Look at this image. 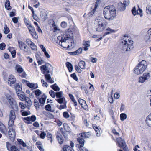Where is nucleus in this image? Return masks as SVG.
I'll return each mask as SVG.
<instances>
[{"label": "nucleus", "mask_w": 151, "mask_h": 151, "mask_svg": "<svg viewBox=\"0 0 151 151\" xmlns=\"http://www.w3.org/2000/svg\"><path fill=\"white\" fill-rule=\"evenodd\" d=\"M103 14L105 19L109 21L114 19L116 16L115 7L113 5L105 7L103 10Z\"/></svg>", "instance_id": "nucleus-1"}, {"label": "nucleus", "mask_w": 151, "mask_h": 151, "mask_svg": "<svg viewBox=\"0 0 151 151\" xmlns=\"http://www.w3.org/2000/svg\"><path fill=\"white\" fill-rule=\"evenodd\" d=\"M147 66L146 62L143 60L141 61L136 66L134 69V73L137 74L142 73L145 70Z\"/></svg>", "instance_id": "nucleus-2"}, {"label": "nucleus", "mask_w": 151, "mask_h": 151, "mask_svg": "<svg viewBox=\"0 0 151 151\" xmlns=\"http://www.w3.org/2000/svg\"><path fill=\"white\" fill-rule=\"evenodd\" d=\"M57 39L59 40V41H57L56 43L64 48H66V47L63 46L62 43L63 42H66L67 40H69L70 44L68 45L67 48H69L70 46H73V44H74V42L73 39H71L67 35H65V37L63 38L61 37L58 36L57 37Z\"/></svg>", "instance_id": "nucleus-3"}, {"label": "nucleus", "mask_w": 151, "mask_h": 151, "mask_svg": "<svg viewBox=\"0 0 151 151\" xmlns=\"http://www.w3.org/2000/svg\"><path fill=\"white\" fill-rule=\"evenodd\" d=\"M22 81L23 83L26 84L27 86L32 89V90H35L32 91L33 94H35L37 99H38V90H35L38 88V85L36 83H30L27 80L22 79Z\"/></svg>", "instance_id": "nucleus-4"}, {"label": "nucleus", "mask_w": 151, "mask_h": 151, "mask_svg": "<svg viewBox=\"0 0 151 151\" xmlns=\"http://www.w3.org/2000/svg\"><path fill=\"white\" fill-rule=\"evenodd\" d=\"M133 41L131 40H129V43H127V41L122 40L121 42V44L123 45L122 50L124 51H130L133 47L132 45Z\"/></svg>", "instance_id": "nucleus-5"}, {"label": "nucleus", "mask_w": 151, "mask_h": 151, "mask_svg": "<svg viewBox=\"0 0 151 151\" xmlns=\"http://www.w3.org/2000/svg\"><path fill=\"white\" fill-rule=\"evenodd\" d=\"M17 95L20 99L22 101L25 100L27 103V106H29L28 109H29L30 107L32 105V102L30 99L28 97H26L25 96V93L22 91L18 93Z\"/></svg>", "instance_id": "nucleus-6"}, {"label": "nucleus", "mask_w": 151, "mask_h": 151, "mask_svg": "<svg viewBox=\"0 0 151 151\" xmlns=\"http://www.w3.org/2000/svg\"><path fill=\"white\" fill-rule=\"evenodd\" d=\"M9 131L8 134L10 140L13 142L15 139L16 136V132L15 131V126L14 125L10 126L8 125Z\"/></svg>", "instance_id": "nucleus-7"}, {"label": "nucleus", "mask_w": 151, "mask_h": 151, "mask_svg": "<svg viewBox=\"0 0 151 151\" xmlns=\"http://www.w3.org/2000/svg\"><path fill=\"white\" fill-rule=\"evenodd\" d=\"M40 68L42 73L44 74L50 73L49 69H51L53 70V67L49 63H45V65H42L40 67Z\"/></svg>", "instance_id": "nucleus-8"}, {"label": "nucleus", "mask_w": 151, "mask_h": 151, "mask_svg": "<svg viewBox=\"0 0 151 151\" xmlns=\"http://www.w3.org/2000/svg\"><path fill=\"white\" fill-rule=\"evenodd\" d=\"M9 119L8 123V125L10 126L13 125L16 116L14 111L13 110L10 111L9 115Z\"/></svg>", "instance_id": "nucleus-9"}, {"label": "nucleus", "mask_w": 151, "mask_h": 151, "mask_svg": "<svg viewBox=\"0 0 151 151\" xmlns=\"http://www.w3.org/2000/svg\"><path fill=\"white\" fill-rule=\"evenodd\" d=\"M150 77L149 73H144L143 76L140 77L139 78V82L143 83L146 80L149 79Z\"/></svg>", "instance_id": "nucleus-10"}, {"label": "nucleus", "mask_w": 151, "mask_h": 151, "mask_svg": "<svg viewBox=\"0 0 151 151\" xmlns=\"http://www.w3.org/2000/svg\"><path fill=\"white\" fill-rule=\"evenodd\" d=\"M40 17L42 21H45L47 19V11L43 9H40Z\"/></svg>", "instance_id": "nucleus-11"}, {"label": "nucleus", "mask_w": 151, "mask_h": 151, "mask_svg": "<svg viewBox=\"0 0 151 151\" xmlns=\"http://www.w3.org/2000/svg\"><path fill=\"white\" fill-rule=\"evenodd\" d=\"M36 119V117L34 115H32L31 117H27L24 118V119L26 121V122L27 124H31L32 122L35 121Z\"/></svg>", "instance_id": "nucleus-12"}, {"label": "nucleus", "mask_w": 151, "mask_h": 151, "mask_svg": "<svg viewBox=\"0 0 151 151\" xmlns=\"http://www.w3.org/2000/svg\"><path fill=\"white\" fill-rule=\"evenodd\" d=\"M116 141L118 145L120 147H123L126 145L125 141L121 137L117 138Z\"/></svg>", "instance_id": "nucleus-13"}, {"label": "nucleus", "mask_w": 151, "mask_h": 151, "mask_svg": "<svg viewBox=\"0 0 151 151\" xmlns=\"http://www.w3.org/2000/svg\"><path fill=\"white\" fill-rule=\"evenodd\" d=\"M47 97L46 95L43 93L41 96V97L38 99V101L42 106H43L45 103Z\"/></svg>", "instance_id": "nucleus-14"}, {"label": "nucleus", "mask_w": 151, "mask_h": 151, "mask_svg": "<svg viewBox=\"0 0 151 151\" xmlns=\"http://www.w3.org/2000/svg\"><path fill=\"white\" fill-rule=\"evenodd\" d=\"M18 43L19 47L21 50H24L23 49L24 48V51H26V50H28V47L27 45L22 41L20 40L18 41Z\"/></svg>", "instance_id": "nucleus-15"}, {"label": "nucleus", "mask_w": 151, "mask_h": 151, "mask_svg": "<svg viewBox=\"0 0 151 151\" xmlns=\"http://www.w3.org/2000/svg\"><path fill=\"white\" fill-rule=\"evenodd\" d=\"M44 76L47 81L50 83H54V81L53 80L49 73H47L44 74Z\"/></svg>", "instance_id": "nucleus-16"}, {"label": "nucleus", "mask_w": 151, "mask_h": 151, "mask_svg": "<svg viewBox=\"0 0 151 151\" xmlns=\"http://www.w3.org/2000/svg\"><path fill=\"white\" fill-rule=\"evenodd\" d=\"M0 131L1 132L4 134H7V130L4 125L0 122Z\"/></svg>", "instance_id": "nucleus-17"}, {"label": "nucleus", "mask_w": 151, "mask_h": 151, "mask_svg": "<svg viewBox=\"0 0 151 151\" xmlns=\"http://www.w3.org/2000/svg\"><path fill=\"white\" fill-rule=\"evenodd\" d=\"M28 29L29 31L31 32V35L33 37H35L37 35L36 33L35 32V30L33 27L30 24L28 26Z\"/></svg>", "instance_id": "nucleus-18"}, {"label": "nucleus", "mask_w": 151, "mask_h": 151, "mask_svg": "<svg viewBox=\"0 0 151 151\" xmlns=\"http://www.w3.org/2000/svg\"><path fill=\"white\" fill-rule=\"evenodd\" d=\"M145 122L146 124L150 127H151V113L146 117Z\"/></svg>", "instance_id": "nucleus-19"}, {"label": "nucleus", "mask_w": 151, "mask_h": 151, "mask_svg": "<svg viewBox=\"0 0 151 151\" xmlns=\"http://www.w3.org/2000/svg\"><path fill=\"white\" fill-rule=\"evenodd\" d=\"M6 98L10 105L11 106L12 109H14L13 106L14 105V99L10 95L6 96Z\"/></svg>", "instance_id": "nucleus-20"}, {"label": "nucleus", "mask_w": 151, "mask_h": 151, "mask_svg": "<svg viewBox=\"0 0 151 151\" xmlns=\"http://www.w3.org/2000/svg\"><path fill=\"white\" fill-rule=\"evenodd\" d=\"M82 51V48H80L76 51L73 52H69V54L72 55H78L79 54L81 53Z\"/></svg>", "instance_id": "nucleus-21"}, {"label": "nucleus", "mask_w": 151, "mask_h": 151, "mask_svg": "<svg viewBox=\"0 0 151 151\" xmlns=\"http://www.w3.org/2000/svg\"><path fill=\"white\" fill-rule=\"evenodd\" d=\"M145 39L147 42L151 41V29L147 32V34L145 37Z\"/></svg>", "instance_id": "nucleus-22"}, {"label": "nucleus", "mask_w": 151, "mask_h": 151, "mask_svg": "<svg viewBox=\"0 0 151 151\" xmlns=\"http://www.w3.org/2000/svg\"><path fill=\"white\" fill-rule=\"evenodd\" d=\"M106 32H105L103 35V37H104L106 35H108L110 33H112L114 32H115V31L111 29L109 27H108L106 29Z\"/></svg>", "instance_id": "nucleus-23"}, {"label": "nucleus", "mask_w": 151, "mask_h": 151, "mask_svg": "<svg viewBox=\"0 0 151 151\" xmlns=\"http://www.w3.org/2000/svg\"><path fill=\"white\" fill-rule=\"evenodd\" d=\"M65 64L68 71L70 72H72L73 69V66L71 63L69 62H67Z\"/></svg>", "instance_id": "nucleus-24"}, {"label": "nucleus", "mask_w": 151, "mask_h": 151, "mask_svg": "<svg viewBox=\"0 0 151 151\" xmlns=\"http://www.w3.org/2000/svg\"><path fill=\"white\" fill-rule=\"evenodd\" d=\"M11 80H13V81H10V86L11 84H14L16 81L15 78H14V76L12 75L9 76L8 81H10Z\"/></svg>", "instance_id": "nucleus-25"}, {"label": "nucleus", "mask_w": 151, "mask_h": 151, "mask_svg": "<svg viewBox=\"0 0 151 151\" xmlns=\"http://www.w3.org/2000/svg\"><path fill=\"white\" fill-rule=\"evenodd\" d=\"M126 6H125L122 2L118 4V9L120 11H122L126 9Z\"/></svg>", "instance_id": "nucleus-26"}, {"label": "nucleus", "mask_w": 151, "mask_h": 151, "mask_svg": "<svg viewBox=\"0 0 151 151\" xmlns=\"http://www.w3.org/2000/svg\"><path fill=\"white\" fill-rule=\"evenodd\" d=\"M63 151H74L71 147L67 145L63 146Z\"/></svg>", "instance_id": "nucleus-27"}, {"label": "nucleus", "mask_w": 151, "mask_h": 151, "mask_svg": "<svg viewBox=\"0 0 151 151\" xmlns=\"http://www.w3.org/2000/svg\"><path fill=\"white\" fill-rule=\"evenodd\" d=\"M15 88L17 94L18 93H19L21 91H22V87L19 85V83H17L16 84Z\"/></svg>", "instance_id": "nucleus-28"}, {"label": "nucleus", "mask_w": 151, "mask_h": 151, "mask_svg": "<svg viewBox=\"0 0 151 151\" xmlns=\"http://www.w3.org/2000/svg\"><path fill=\"white\" fill-rule=\"evenodd\" d=\"M10 2L9 0H6V1L5 4V8L8 10H10L11 9V7L10 6Z\"/></svg>", "instance_id": "nucleus-29"}, {"label": "nucleus", "mask_w": 151, "mask_h": 151, "mask_svg": "<svg viewBox=\"0 0 151 151\" xmlns=\"http://www.w3.org/2000/svg\"><path fill=\"white\" fill-rule=\"evenodd\" d=\"M51 88L55 91H58L60 90V88L57 85L56 83L50 86Z\"/></svg>", "instance_id": "nucleus-30"}, {"label": "nucleus", "mask_w": 151, "mask_h": 151, "mask_svg": "<svg viewBox=\"0 0 151 151\" xmlns=\"http://www.w3.org/2000/svg\"><path fill=\"white\" fill-rule=\"evenodd\" d=\"M104 29V24L103 23H101V24H99L98 27L96 28V31L98 32H101Z\"/></svg>", "instance_id": "nucleus-31"}, {"label": "nucleus", "mask_w": 151, "mask_h": 151, "mask_svg": "<svg viewBox=\"0 0 151 151\" xmlns=\"http://www.w3.org/2000/svg\"><path fill=\"white\" fill-rule=\"evenodd\" d=\"M55 100L59 104H62L65 103V99L64 97H62L57 99H56Z\"/></svg>", "instance_id": "nucleus-32"}, {"label": "nucleus", "mask_w": 151, "mask_h": 151, "mask_svg": "<svg viewBox=\"0 0 151 151\" xmlns=\"http://www.w3.org/2000/svg\"><path fill=\"white\" fill-rule=\"evenodd\" d=\"M16 68L18 73H21L23 71V69L21 66L19 65H17Z\"/></svg>", "instance_id": "nucleus-33"}, {"label": "nucleus", "mask_w": 151, "mask_h": 151, "mask_svg": "<svg viewBox=\"0 0 151 151\" xmlns=\"http://www.w3.org/2000/svg\"><path fill=\"white\" fill-rule=\"evenodd\" d=\"M63 127L64 129L65 130L64 131H66L67 132L70 131V128L67 124L65 123H64L63 124Z\"/></svg>", "instance_id": "nucleus-34"}, {"label": "nucleus", "mask_w": 151, "mask_h": 151, "mask_svg": "<svg viewBox=\"0 0 151 151\" xmlns=\"http://www.w3.org/2000/svg\"><path fill=\"white\" fill-rule=\"evenodd\" d=\"M78 65L81 69L84 68L85 67V62L83 60H81L79 63Z\"/></svg>", "instance_id": "nucleus-35"}, {"label": "nucleus", "mask_w": 151, "mask_h": 151, "mask_svg": "<svg viewBox=\"0 0 151 151\" xmlns=\"http://www.w3.org/2000/svg\"><path fill=\"white\" fill-rule=\"evenodd\" d=\"M52 135L51 133L49 132L47 133L46 135L47 139L48 140H50L51 143H52Z\"/></svg>", "instance_id": "nucleus-36"}, {"label": "nucleus", "mask_w": 151, "mask_h": 151, "mask_svg": "<svg viewBox=\"0 0 151 151\" xmlns=\"http://www.w3.org/2000/svg\"><path fill=\"white\" fill-rule=\"evenodd\" d=\"M127 118V115L125 113H122L120 114V118L121 121H124Z\"/></svg>", "instance_id": "nucleus-37"}, {"label": "nucleus", "mask_w": 151, "mask_h": 151, "mask_svg": "<svg viewBox=\"0 0 151 151\" xmlns=\"http://www.w3.org/2000/svg\"><path fill=\"white\" fill-rule=\"evenodd\" d=\"M55 96L58 99L62 97L63 92L62 91L56 92Z\"/></svg>", "instance_id": "nucleus-38"}, {"label": "nucleus", "mask_w": 151, "mask_h": 151, "mask_svg": "<svg viewBox=\"0 0 151 151\" xmlns=\"http://www.w3.org/2000/svg\"><path fill=\"white\" fill-rule=\"evenodd\" d=\"M132 12L133 15L135 16L136 14H139V13L138 12V11H137L135 7H133L131 10Z\"/></svg>", "instance_id": "nucleus-39"}, {"label": "nucleus", "mask_w": 151, "mask_h": 151, "mask_svg": "<svg viewBox=\"0 0 151 151\" xmlns=\"http://www.w3.org/2000/svg\"><path fill=\"white\" fill-rule=\"evenodd\" d=\"M77 140L80 144L82 145V144H83V145H84L85 140L79 137L77 138Z\"/></svg>", "instance_id": "nucleus-40"}, {"label": "nucleus", "mask_w": 151, "mask_h": 151, "mask_svg": "<svg viewBox=\"0 0 151 151\" xmlns=\"http://www.w3.org/2000/svg\"><path fill=\"white\" fill-rule=\"evenodd\" d=\"M56 138L59 144H62L63 141V138L60 137L59 135H58L56 136Z\"/></svg>", "instance_id": "nucleus-41"}, {"label": "nucleus", "mask_w": 151, "mask_h": 151, "mask_svg": "<svg viewBox=\"0 0 151 151\" xmlns=\"http://www.w3.org/2000/svg\"><path fill=\"white\" fill-rule=\"evenodd\" d=\"M17 140L19 143L23 147H26V144L22 140L20 139H18Z\"/></svg>", "instance_id": "nucleus-42"}, {"label": "nucleus", "mask_w": 151, "mask_h": 151, "mask_svg": "<svg viewBox=\"0 0 151 151\" xmlns=\"http://www.w3.org/2000/svg\"><path fill=\"white\" fill-rule=\"evenodd\" d=\"M19 106L22 109H24L26 107V106L27 108L28 109V107H29L28 106H27V104H24L22 102H20L19 103Z\"/></svg>", "instance_id": "nucleus-43"}, {"label": "nucleus", "mask_w": 151, "mask_h": 151, "mask_svg": "<svg viewBox=\"0 0 151 151\" xmlns=\"http://www.w3.org/2000/svg\"><path fill=\"white\" fill-rule=\"evenodd\" d=\"M4 33L6 34H7L10 32V30L9 28L8 27L7 25H5L4 27Z\"/></svg>", "instance_id": "nucleus-44"}, {"label": "nucleus", "mask_w": 151, "mask_h": 151, "mask_svg": "<svg viewBox=\"0 0 151 151\" xmlns=\"http://www.w3.org/2000/svg\"><path fill=\"white\" fill-rule=\"evenodd\" d=\"M21 112L22 113V115L23 116H27L30 114V113L29 111H23V110H22L21 111Z\"/></svg>", "instance_id": "nucleus-45"}, {"label": "nucleus", "mask_w": 151, "mask_h": 151, "mask_svg": "<svg viewBox=\"0 0 151 151\" xmlns=\"http://www.w3.org/2000/svg\"><path fill=\"white\" fill-rule=\"evenodd\" d=\"M38 149L40 151H44V150L43 146L41 145V142L40 141H38Z\"/></svg>", "instance_id": "nucleus-46"}, {"label": "nucleus", "mask_w": 151, "mask_h": 151, "mask_svg": "<svg viewBox=\"0 0 151 151\" xmlns=\"http://www.w3.org/2000/svg\"><path fill=\"white\" fill-rule=\"evenodd\" d=\"M46 135V134L44 131H41V133L39 135L40 138L44 139L45 138Z\"/></svg>", "instance_id": "nucleus-47"}, {"label": "nucleus", "mask_w": 151, "mask_h": 151, "mask_svg": "<svg viewBox=\"0 0 151 151\" xmlns=\"http://www.w3.org/2000/svg\"><path fill=\"white\" fill-rule=\"evenodd\" d=\"M96 9L94 8L88 14V16L90 17H91L92 15L94 14L95 12Z\"/></svg>", "instance_id": "nucleus-48"}, {"label": "nucleus", "mask_w": 151, "mask_h": 151, "mask_svg": "<svg viewBox=\"0 0 151 151\" xmlns=\"http://www.w3.org/2000/svg\"><path fill=\"white\" fill-rule=\"evenodd\" d=\"M45 109L47 111H51V106L50 104H47L45 106Z\"/></svg>", "instance_id": "nucleus-49"}, {"label": "nucleus", "mask_w": 151, "mask_h": 151, "mask_svg": "<svg viewBox=\"0 0 151 151\" xmlns=\"http://www.w3.org/2000/svg\"><path fill=\"white\" fill-rule=\"evenodd\" d=\"M146 12L147 14H151V6H147L146 8Z\"/></svg>", "instance_id": "nucleus-50"}, {"label": "nucleus", "mask_w": 151, "mask_h": 151, "mask_svg": "<svg viewBox=\"0 0 151 151\" xmlns=\"http://www.w3.org/2000/svg\"><path fill=\"white\" fill-rule=\"evenodd\" d=\"M89 137L87 133H82L81 134V137H83L84 138H88Z\"/></svg>", "instance_id": "nucleus-51"}, {"label": "nucleus", "mask_w": 151, "mask_h": 151, "mask_svg": "<svg viewBox=\"0 0 151 151\" xmlns=\"http://www.w3.org/2000/svg\"><path fill=\"white\" fill-rule=\"evenodd\" d=\"M49 93L52 97L54 98L55 97L56 92H55L52 90H51L49 91Z\"/></svg>", "instance_id": "nucleus-52"}, {"label": "nucleus", "mask_w": 151, "mask_h": 151, "mask_svg": "<svg viewBox=\"0 0 151 151\" xmlns=\"http://www.w3.org/2000/svg\"><path fill=\"white\" fill-rule=\"evenodd\" d=\"M70 76L75 80L76 81L78 80V78L75 73H74L73 74H71L70 75Z\"/></svg>", "instance_id": "nucleus-53"}, {"label": "nucleus", "mask_w": 151, "mask_h": 151, "mask_svg": "<svg viewBox=\"0 0 151 151\" xmlns=\"http://www.w3.org/2000/svg\"><path fill=\"white\" fill-rule=\"evenodd\" d=\"M67 23L65 21L62 22L60 24L61 26L63 28H65L67 26Z\"/></svg>", "instance_id": "nucleus-54"}, {"label": "nucleus", "mask_w": 151, "mask_h": 151, "mask_svg": "<svg viewBox=\"0 0 151 151\" xmlns=\"http://www.w3.org/2000/svg\"><path fill=\"white\" fill-rule=\"evenodd\" d=\"M90 42L89 41H84L83 42V45L88 47L90 46Z\"/></svg>", "instance_id": "nucleus-55"}, {"label": "nucleus", "mask_w": 151, "mask_h": 151, "mask_svg": "<svg viewBox=\"0 0 151 151\" xmlns=\"http://www.w3.org/2000/svg\"><path fill=\"white\" fill-rule=\"evenodd\" d=\"M10 151H19L18 149L15 146H12L11 147Z\"/></svg>", "instance_id": "nucleus-56"}, {"label": "nucleus", "mask_w": 151, "mask_h": 151, "mask_svg": "<svg viewBox=\"0 0 151 151\" xmlns=\"http://www.w3.org/2000/svg\"><path fill=\"white\" fill-rule=\"evenodd\" d=\"M66 102L65 101V103H64V104L63 105H60L59 107V109L60 110H61L63 109H64L66 107Z\"/></svg>", "instance_id": "nucleus-57"}, {"label": "nucleus", "mask_w": 151, "mask_h": 151, "mask_svg": "<svg viewBox=\"0 0 151 151\" xmlns=\"http://www.w3.org/2000/svg\"><path fill=\"white\" fill-rule=\"evenodd\" d=\"M63 117L65 118H68L69 117V115L67 112L65 111L63 113Z\"/></svg>", "instance_id": "nucleus-58"}, {"label": "nucleus", "mask_w": 151, "mask_h": 151, "mask_svg": "<svg viewBox=\"0 0 151 151\" xmlns=\"http://www.w3.org/2000/svg\"><path fill=\"white\" fill-rule=\"evenodd\" d=\"M78 102L79 103V104H81V107L82 108H83L82 106L83 103H85V101L83 99H79L78 100Z\"/></svg>", "instance_id": "nucleus-59"}, {"label": "nucleus", "mask_w": 151, "mask_h": 151, "mask_svg": "<svg viewBox=\"0 0 151 151\" xmlns=\"http://www.w3.org/2000/svg\"><path fill=\"white\" fill-rule=\"evenodd\" d=\"M30 45L31 48L33 50H37V47L34 43L32 42Z\"/></svg>", "instance_id": "nucleus-60"}, {"label": "nucleus", "mask_w": 151, "mask_h": 151, "mask_svg": "<svg viewBox=\"0 0 151 151\" xmlns=\"http://www.w3.org/2000/svg\"><path fill=\"white\" fill-rule=\"evenodd\" d=\"M6 46L5 44L4 43H2L0 44V49L3 50L5 49V47Z\"/></svg>", "instance_id": "nucleus-61"}, {"label": "nucleus", "mask_w": 151, "mask_h": 151, "mask_svg": "<svg viewBox=\"0 0 151 151\" xmlns=\"http://www.w3.org/2000/svg\"><path fill=\"white\" fill-rule=\"evenodd\" d=\"M123 4L125 6H127L129 4V0H124Z\"/></svg>", "instance_id": "nucleus-62"}, {"label": "nucleus", "mask_w": 151, "mask_h": 151, "mask_svg": "<svg viewBox=\"0 0 151 151\" xmlns=\"http://www.w3.org/2000/svg\"><path fill=\"white\" fill-rule=\"evenodd\" d=\"M41 83L42 84V85L43 86H45L46 87H47L48 86V84L47 82H45V81L42 79L41 80Z\"/></svg>", "instance_id": "nucleus-63"}, {"label": "nucleus", "mask_w": 151, "mask_h": 151, "mask_svg": "<svg viewBox=\"0 0 151 151\" xmlns=\"http://www.w3.org/2000/svg\"><path fill=\"white\" fill-rule=\"evenodd\" d=\"M75 68L76 71L79 73H81L82 72V70H81L79 67L77 65H75Z\"/></svg>", "instance_id": "nucleus-64"}]
</instances>
